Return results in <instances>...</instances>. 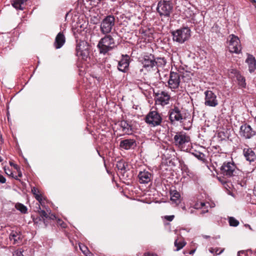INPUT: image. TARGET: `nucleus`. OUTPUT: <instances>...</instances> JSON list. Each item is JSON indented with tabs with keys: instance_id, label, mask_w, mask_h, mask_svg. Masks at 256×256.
Listing matches in <instances>:
<instances>
[{
	"instance_id": "f03ea898",
	"label": "nucleus",
	"mask_w": 256,
	"mask_h": 256,
	"mask_svg": "<svg viewBox=\"0 0 256 256\" xmlns=\"http://www.w3.org/2000/svg\"><path fill=\"white\" fill-rule=\"evenodd\" d=\"M226 176H239L242 174V172L238 169L233 162H224L220 168V173Z\"/></svg>"
},
{
	"instance_id": "f3484780",
	"label": "nucleus",
	"mask_w": 256,
	"mask_h": 256,
	"mask_svg": "<svg viewBox=\"0 0 256 256\" xmlns=\"http://www.w3.org/2000/svg\"><path fill=\"white\" fill-rule=\"evenodd\" d=\"M122 56L118 62V69L119 71L125 72L129 66V57L128 55H122Z\"/></svg>"
},
{
	"instance_id": "c9c22d12",
	"label": "nucleus",
	"mask_w": 256,
	"mask_h": 256,
	"mask_svg": "<svg viewBox=\"0 0 256 256\" xmlns=\"http://www.w3.org/2000/svg\"><path fill=\"white\" fill-rule=\"evenodd\" d=\"M194 155L200 160H204V154L200 152H197L196 153L193 154Z\"/></svg>"
},
{
	"instance_id": "8fccbe9b",
	"label": "nucleus",
	"mask_w": 256,
	"mask_h": 256,
	"mask_svg": "<svg viewBox=\"0 0 256 256\" xmlns=\"http://www.w3.org/2000/svg\"><path fill=\"white\" fill-rule=\"evenodd\" d=\"M194 252V250H191L190 252V254H193Z\"/></svg>"
},
{
	"instance_id": "5701e85b",
	"label": "nucleus",
	"mask_w": 256,
	"mask_h": 256,
	"mask_svg": "<svg viewBox=\"0 0 256 256\" xmlns=\"http://www.w3.org/2000/svg\"><path fill=\"white\" fill-rule=\"evenodd\" d=\"M9 238L10 240H14V244H16L18 242L19 240H22L20 232L14 230H12L10 234Z\"/></svg>"
},
{
	"instance_id": "2f4dec72",
	"label": "nucleus",
	"mask_w": 256,
	"mask_h": 256,
	"mask_svg": "<svg viewBox=\"0 0 256 256\" xmlns=\"http://www.w3.org/2000/svg\"><path fill=\"white\" fill-rule=\"evenodd\" d=\"M236 78L238 80V84L242 86L243 87H244L246 86V82H245V78L244 76H241L240 74H238L236 76Z\"/></svg>"
},
{
	"instance_id": "9d476101",
	"label": "nucleus",
	"mask_w": 256,
	"mask_h": 256,
	"mask_svg": "<svg viewBox=\"0 0 256 256\" xmlns=\"http://www.w3.org/2000/svg\"><path fill=\"white\" fill-rule=\"evenodd\" d=\"M204 104L206 106L216 107L218 104L216 94L212 90H207L204 92Z\"/></svg>"
},
{
	"instance_id": "2eb2a0df",
	"label": "nucleus",
	"mask_w": 256,
	"mask_h": 256,
	"mask_svg": "<svg viewBox=\"0 0 256 256\" xmlns=\"http://www.w3.org/2000/svg\"><path fill=\"white\" fill-rule=\"evenodd\" d=\"M240 133L242 136L246 139H250L256 134V132L247 124H244L240 126Z\"/></svg>"
},
{
	"instance_id": "58836bf2",
	"label": "nucleus",
	"mask_w": 256,
	"mask_h": 256,
	"mask_svg": "<svg viewBox=\"0 0 256 256\" xmlns=\"http://www.w3.org/2000/svg\"><path fill=\"white\" fill-rule=\"evenodd\" d=\"M57 222H58V224L59 225H60L62 228H66V224L64 222H62L61 220L58 218V220Z\"/></svg>"
},
{
	"instance_id": "ea45409f",
	"label": "nucleus",
	"mask_w": 256,
	"mask_h": 256,
	"mask_svg": "<svg viewBox=\"0 0 256 256\" xmlns=\"http://www.w3.org/2000/svg\"><path fill=\"white\" fill-rule=\"evenodd\" d=\"M174 215H172V216H165V218L168 220V221H170V222H171L173 220V219L174 218Z\"/></svg>"
},
{
	"instance_id": "603ef678",
	"label": "nucleus",
	"mask_w": 256,
	"mask_h": 256,
	"mask_svg": "<svg viewBox=\"0 0 256 256\" xmlns=\"http://www.w3.org/2000/svg\"><path fill=\"white\" fill-rule=\"evenodd\" d=\"M18 176H22V173H20V174H18Z\"/></svg>"
},
{
	"instance_id": "6e6552de",
	"label": "nucleus",
	"mask_w": 256,
	"mask_h": 256,
	"mask_svg": "<svg viewBox=\"0 0 256 256\" xmlns=\"http://www.w3.org/2000/svg\"><path fill=\"white\" fill-rule=\"evenodd\" d=\"M229 41L230 51L232 53L240 54L241 52L242 46L238 38L232 34L230 35Z\"/></svg>"
},
{
	"instance_id": "e433bc0d",
	"label": "nucleus",
	"mask_w": 256,
	"mask_h": 256,
	"mask_svg": "<svg viewBox=\"0 0 256 256\" xmlns=\"http://www.w3.org/2000/svg\"><path fill=\"white\" fill-rule=\"evenodd\" d=\"M80 248L82 252L86 256H88V254L89 253V250L86 246L84 245H80Z\"/></svg>"
},
{
	"instance_id": "bb28decb",
	"label": "nucleus",
	"mask_w": 256,
	"mask_h": 256,
	"mask_svg": "<svg viewBox=\"0 0 256 256\" xmlns=\"http://www.w3.org/2000/svg\"><path fill=\"white\" fill-rule=\"evenodd\" d=\"M40 217L38 218L39 220H42L45 224L46 226L48 225V222L44 218H48V214L44 210H40L38 211Z\"/></svg>"
},
{
	"instance_id": "4468645a",
	"label": "nucleus",
	"mask_w": 256,
	"mask_h": 256,
	"mask_svg": "<svg viewBox=\"0 0 256 256\" xmlns=\"http://www.w3.org/2000/svg\"><path fill=\"white\" fill-rule=\"evenodd\" d=\"M141 62L143 67L147 70H150L154 66V58L152 54L144 55Z\"/></svg>"
},
{
	"instance_id": "37998d69",
	"label": "nucleus",
	"mask_w": 256,
	"mask_h": 256,
	"mask_svg": "<svg viewBox=\"0 0 256 256\" xmlns=\"http://www.w3.org/2000/svg\"><path fill=\"white\" fill-rule=\"evenodd\" d=\"M143 256H158L157 254H150V253H146L144 254Z\"/></svg>"
},
{
	"instance_id": "a19ab883",
	"label": "nucleus",
	"mask_w": 256,
	"mask_h": 256,
	"mask_svg": "<svg viewBox=\"0 0 256 256\" xmlns=\"http://www.w3.org/2000/svg\"><path fill=\"white\" fill-rule=\"evenodd\" d=\"M50 220H54L56 218V216L54 214H50V216L48 215V218Z\"/></svg>"
},
{
	"instance_id": "7c9ffc66",
	"label": "nucleus",
	"mask_w": 256,
	"mask_h": 256,
	"mask_svg": "<svg viewBox=\"0 0 256 256\" xmlns=\"http://www.w3.org/2000/svg\"><path fill=\"white\" fill-rule=\"evenodd\" d=\"M228 222L230 225L232 226H237L240 224L237 220L232 216L228 218Z\"/></svg>"
},
{
	"instance_id": "a211bd4d",
	"label": "nucleus",
	"mask_w": 256,
	"mask_h": 256,
	"mask_svg": "<svg viewBox=\"0 0 256 256\" xmlns=\"http://www.w3.org/2000/svg\"><path fill=\"white\" fill-rule=\"evenodd\" d=\"M66 42L65 36L62 32H59L56 37L54 45L56 49L62 46Z\"/></svg>"
},
{
	"instance_id": "ddd939ff",
	"label": "nucleus",
	"mask_w": 256,
	"mask_h": 256,
	"mask_svg": "<svg viewBox=\"0 0 256 256\" xmlns=\"http://www.w3.org/2000/svg\"><path fill=\"white\" fill-rule=\"evenodd\" d=\"M174 140L175 144L178 146H182L190 141V136L183 132H177L174 136Z\"/></svg>"
},
{
	"instance_id": "13d9d810",
	"label": "nucleus",
	"mask_w": 256,
	"mask_h": 256,
	"mask_svg": "<svg viewBox=\"0 0 256 256\" xmlns=\"http://www.w3.org/2000/svg\"><path fill=\"white\" fill-rule=\"evenodd\" d=\"M255 120L256 121V118H255Z\"/></svg>"
},
{
	"instance_id": "1a4fd4ad",
	"label": "nucleus",
	"mask_w": 256,
	"mask_h": 256,
	"mask_svg": "<svg viewBox=\"0 0 256 256\" xmlns=\"http://www.w3.org/2000/svg\"><path fill=\"white\" fill-rule=\"evenodd\" d=\"M154 94L156 104L164 106L169 103L170 96L167 92L159 90L157 92H154Z\"/></svg>"
},
{
	"instance_id": "bf43d9fd",
	"label": "nucleus",
	"mask_w": 256,
	"mask_h": 256,
	"mask_svg": "<svg viewBox=\"0 0 256 256\" xmlns=\"http://www.w3.org/2000/svg\"><path fill=\"white\" fill-rule=\"evenodd\" d=\"M0 176H2L1 175H0Z\"/></svg>"
},
{
	"instance_id": "09e8293b",
	"label": "nucleus",
	"mask_w": 256,
	"mask_h": 256,
	"mask_svg": "<svg viewBox=\"0 0 256 256\" xmlns=\"http://www.w3.org/2000/svg\"><path fill=\"white\" fill-rule=\"evenodd\" d=\"M222 252V250H220V252H218V250H217L216 251V254H220Z\"/></svg>"
},
{
	"instance_id": "5fc2aeb1",
	"label": "nucleus",
	"mask_w": 256,
	"mask_h": 256,
	"mask_svg": "<svg viewBox=\"0 0 256 256\" xmlns=\"http://www.w3.org/2000/svg\"><path fill=\"white\" fill-rule=\"evenodd\" d=\"M210 252H212V253L214 252V250H210Z\"/></svg>"
},
{
	"instance_id": "423d86ee",
	"label": "nucleus",
	"mask_w": 256,
	"mask_h": 256,
	"mask_svg": "<svg viewBox=\"0 0 256 256\" xmlns=\"http://www.w3.org/2000/svg\"><path fill=\"white\" fill-rule=\"evenodd\" d=\"M172 10V4L170 1L160 0L158 3L156 10L160 16L170 17Z\"/></svg>"
},
{
	"instance_id": "dca6fc26",
	"label": "nucleus",
	"mask_w": 256,
	"mask_h": 256,
	"mask_svg": "<svg viewBox=\"0 0 256 256\" xmlns=\"http://www.w3.org/2000/svg\"><path fill=\"white\" fill-rule=\"evenodd\" d=\"M136 146L135 140L127 138L122 140L120 143V147L125 150L134 149Z\"/></svg>"
},
{
	"instance_id": "7ed1b4c3",
	"label": "nucleus",
	"mask_w": 256,
	"mask_h": 256,
	"mask_svg": "<svg viewBox=\"0 0 256 256\" xmlns=\"http://www.w3.org/2000/svg\"><path fill=\"white\" fill-rule=\"evenodd\" d=\"M116 19L113 15L106 16L100 24V31L104 35L110 34L115 25Z\"/></svg>"
},
{
	"instance_id": "3c124183",
	"label": "nucleus",
	"mask_w": 256,
	"mask_h": 256,
	"mask_svg": "<svg viewBox=\"0 0 256 256\" xmlns=\"http://www.w3.org/2000/svg\"><path fill=\"white\" fill-rule=\"evenodd\" d=\"M3 159L0 156V162H2Z\"/></svg>"
},
{
	"instance_id": "6e6d98bb",
	"label": "nucleus",
	"mask_w": 256,
	"mask_h": 256,
	"mask_svg": "<svg viewBox=\"0 0 256 256\" xmlns=\"http://www.w3.org/2000/svg\"><path fill=\"white\" fill-rule=\"evenodd\" d=\"M114 178H115V177H114V176H113V177H112V180H114Z\"/></svg>"
},
{
	"instance_id": "a878e982",
	"label": "nucleus",
	"mask_w": 256,
	"mask_h": 256,
	"mask_svg": "<svg viewBox=\"0 0 256 256\" xmlns=\"http://www.w3.org/2000/svg\"><path fill=\"white\" fill-rule=\"evenodd\" d=\"M166 62L164 58L158 57L154 58V66H163L166 65Z\"/></svg>"
},
{
	"instance_id": "6ab92c4d",
	"label": "nucleus",
	"mask_w": 256,
	"mask_h": 256,
	"mask_svg": "<svg viewBox=\"0 0 256 256\" xmlns=\"http://www.w3.org/2000/svg\"><path fill=\"white\" fill-rule=\"evenodd\" d=\"M246 62L248 64V70L250 72H252L256 68V60L255 58L252 54H248V58Z\"/></svg>"
},
{
	"instance_id": "9b49d317",
	"label": "nucleus",
	"mask_w": 256,
	"mask_h": 256,
	"mask_svg": "<svg viewBox=\"0 0 256 256\" xmlns=\"http://www.w3.org/2000/svg\"><path fill=\"white\" fill-rule=\"evenodd\" d=\"M76 51V55L80 56L84 60H86L89 56V46L85 42H82L77 44Z\"/></svg>"
},
{
	"instance_id": "49530a36",
	"label": "nucleus",
	"mask_w": 256,
	"mask_h": 256,
	"mask_svg": "<svg viewBox=\"0 0 256 256\" xmlns=\"http://www.w3.org/2000/svg\"><path fill=\"white\" fill-rule=\"evenodd\" d=\"M16 256H23L22 252L21 251L17 252Z\"/></svg>"
},
{
	"instance_id": "c756f323",
	"label": "nucleus",
	"mask_w": 256,
	"mask_h": 256,
	"mask_svg": "<svg viewBox=\"0 0 256 256\" xmlns=\"http://www.w3.org/2000/svg\"><path fill=\"white\" fill-rule=\"evenodd\" d=\"M186 244V242L184 241H181L178 242V240H175L174 241V246L176 247V250L178 251L182 248Z\"/></svg>"
},
{
	"instance_id": "20e7f679",
	"label": "nucleus",
	"mask_w": 256,
	"mask_h": 256,
	"mask_svg": "<svg viewBox=\"0 0 256 256\" xmlns=\"http://www.w3.org/2000/svg\"><path fill=\"white\" fill-rule=\"evenodd\" d=\"M174 41L183 44L190 36V30L188 27H184L172 32Z\"/></svg>"
},
{
	"instance_id": "f8f14e48",
	"label": "nucleus",
	"mask_w": 256,
	"mask_h": 256,
	"mask_svg": "<svg viewBox=\"0 0 256 256\" xmlns=\"http://www.w3.org/2000/svg\"><path fill=\"white\" fill-rule=\"evenodd\" d=\"M181 76H182L180 72H170L168 84L171 89H176L178 88Z\"/></svg>"
},
{
	"instance_id": "f704fd0d",
	"label": "nucleus",
	"mask_w": 256,
	"mask_h": 256,
	"mask_svg": "<svg viewBox=\"0 0 256 256\" xmlns=\"http://www.w3.org/2000/svg\"><path fill=\"white\" fill-rule=\"evenodd\" d=\"M186 120H184V122H182V125L183 126L184 128L186 130H189L192 126V122L190 120H188V121L186 122L187 124H186V122H185Z\"/></svg>"
},
{
	"instance_id": "4be33fe9",
	"label": "nucleus",
	"mask_w": 256,
	"mask_h": 256,
	"mask_svg": "<svg viewBox=\"0 0 256 256\" xmlns=\"http://www.w3.org/2000/svg\"><path fill=\"white\" fill-rule=\"evenodd\" d=\"M120 125L122 128V130L128 134L132 130V126L126 120H122L120 121Z\"/></svg>"
},
{
	"instance_id": "c85d7f7f",
	"label": "nucleus",
	"mask_w": 256,
	"mask_h": 256,
	"mask_svg": "<svg viewBox=\"0 0 256 256\" xmlns=\"http://www.w3.org/2000/svg\"><path fill=\"white\" fill-rule=\"evenodd\" d=\"M32 192L34 194V198L38 201L39 202L42 201V196H41V194H38L39 190L37 188L35 187H32Z\"/></svg>"
},
{
	"instance_id": "b1692460",
	"label": "nucleus",
	"mask_w": 256,
	"mask_h": 256,
	"mask_svg": "<svg viewBox=\"0 0 256 256\" xmlns=\"http://www.w3.org/2000/svg\"><path fill=\"white\" fill-rule=\"evenodd\" d=\"M27 1V0H11L12 6L16 10H22L24 8L22 4Z\"/></svg>"
},
{
	"instance_id": "de8ad7c7",
	"label": "nucleus",
	"mask_w": 256,
	"mask_h": 256,
	"mask_svg": "<svg viewBox=\"0 0 256 256\" xmlns=\"http://www.w3.org/2000/svg\"><path fill=\"white\" fill-rule=\"evenodd\" d=\"M200 208H202L203 206H205V204L204 202H200Z\"/></svg>"
},
{
	"instance_id": "cd10ccee",
	"label": "nucleus",
	"mask_w": 256,
	"mask_h": 256,
	"mask_svg": "<svg viewBox=\"0 0 256 256\" xmlns=\"http://www.w3.org/2000/svg\"><path fill=\"white\" fill-rule=\"evenodd\" d=\"M16 208L20 211L22 214H26L28 212V208L26 206L21 203H16L15 204Z\"/></svg>"
},
{
	"instance_id": "393cba45",
	"label": "nucleus",
	"mask_w": 256,
	"mask_h": 256,
	"mask_svg": "<svg viewBox=\"0 0 256 256\" xmlns=\"http://www.w3.org/2000/svg\"><path fill=\"white\" fill-rule=\"evenodd\" d=\"M216 179L224 185L226 190L230 188L232 184L230 182L228 181L226 177H216Z\"/></svg>"
},
{
	"instance_id": "864d4df0",
	"label": "nucleus",
	"mask_w": 256,
	"mask_h": 256,
	"mask_svg": "<svg viewBox=\"0 0 256 256\" xmlns=\"http://www.w3.org/2000/svg\"><path fill=\"white\" fill-rule=\"evenodd\" d=\"M252 2L256 3V1L255 0H252Z\"/></svg>"
},
{
	"instance_id": "412c9836",
	"label": "nucleus",
	"mask_w": 256,
	"mask_h": 256,
	"mask_svg": "<svg viewBox=\"0 0 256 256\" xmlns=\"http://www.w3.org/2000/svg\"><path fill=\"white\" fill-rule=\"evenodd\" d=\"M180 192L176 190L170 191V200L173 204L178 205L180 202Z\"/></svg>"
},
{
	"instance_id": "4d7b16f0",
	"label": "nucleus",
	"mask_w": 256,
	"mask_h": 256,
	"mask_svg": "<svg viewBox=\"0 0 256 256\" xmlns=\"http://www.w3.org/2000/svg\"><path fill=\"white\" fill-rule=\"evenodd\" d=\"M14 178H16V180H19V179L18 178V177H14Z\"/></svg>"
},
{
	"instance_id": "f257e3e1",
	"label": "nucleus",
	"mask_w": 256,
	"mask_h": 256,
	"mask_svg": "<svg viewBox=\"0 0 256 256\" xmlns=\"http://www.w3.org/2000/svg\"><path fill=\"white\" fill-rule=\"evenodd\" d=\"M116 47L115 40L110 34H107L100 38L97 45L100 54H106Z\"/></svg>"
},
{
	"instance_id": "72a5a7b5",
	"label": "nucleus",
	"mask_w": 256,
	"mask_h": 256,
	"mask_svg": "<svg viewBox=\"0 0 256 256\" xmlns=\"http://www.w3.org/2000/svg\"><path fill=\"white\" fill-rule=\"evenodd\" d=\"M116 167L118 170H124L126 169L125 163L123 161H119L116 164Z\"/></svg>"
},
{
	"instance_id": "0eeeda50",
	"label": "nucleus",
	"mask_w": 256,
	"mask_h": 256,
	"mask_svg": "<svg viewBox=\"0 0 256 256\" xmlns=\"http://www.w3.org/2000/svg\"><path fill=\"white\" fill-rule=\"evenodd\" d=\"M145 122L152 126H156L160 124L162 118L156 110L150 111L144 118Z\"/></svg>"
},
{
	"instance_id": "aec40b11",
	"label": "nucleus",
	"mask_w": 256,
	"mask_h": 256,
	"mask_svg": "<svg viewBox=\"0 0 256 256\" xmlns=\"http://www.w3.org/2000/svg\"><path fill=\"white\" fill-rule=\"evenodd\" d=\"M243 152L244 157L248 161L252 162L255 160L256 156L254 152L251 148H244Z\"/></svg>"
},
{
	"instance_id": "a18cd8bd",
	"label": "nucleus",
	"mask_w": 256,
	"mask_h": 256,
	"mask_svg": "<svg viewBox=\"0 0 256 256\" xmlns=\"http://www.w3.org/2000/svg\"><path fill=\"white\" fill-rule=\"evenodd\" d=\"M194 208L196 209H198V208H200V203L198 202H197L195 204H194Z\"/></svg>"
},
{
	"instance_id": "39448f33",
	"label": "nucleus",
	"mask_w": 256,
	"mask_h": 256,
	"mask_svg": "<svg viewBox=\"0 0 256 256\" xmlns=\"http://www.w3.org/2000/svg\"><path fill=\"white\" fill-rule=\"evenodd\" d=\"M168 114L169 120L172 124H174L176 122L182 123L184 122V120H186L187 118L186 113L176 106H174L173 108L169 110Z\"/></svg>"
},
{
	"instance_id": "c03bdc74",
	"label": "nucleus",
	"mask_w": 256,
	"mask_h": 256,
	"mask_svg": "<svg viewBox=\"0 0 256 256\" xmlns=\"http://www.w3.org/2000/svg\"><path fill=\"white\" fill-rule=\"evenodd\" d=\"M135 70H136V74L137 73V71H138V72L140 73H141L143 71V69L142 68H137V67H136L135 68Z\"/></svg>"
},
{
	"instance_id": "473e14b6",
	"label": "nucleus",
	"mask_w": 256,
	"mask_h": 256,
	"mask_svg": "<svg viewBox=\"0 0 256 256\" xmlns=\"http://www.w3.org/2000/svg\"><path fill=\"white\" fill-rule=\"evenodd\" d=\"M139 182L141 184H148L151 180L152 177H138Z\"/></svg>"
},
{
	"instance_id": "79ce46f5",
	"label": "nucleus",
	"mask_w": 256,
	"mask_h": 256,
	"mask_svg": "<svg viewBox=\"0 0 256 256\" xmlns=\"http://www.w3.org/2000/svg\"><path fill=\"white\" fill-rule=\"evenodd\" d=\"M6 182V179L5 177H0V182L2 184L5 183Z\"/></svg>"
},
{
	"instance_id": "4c0bfd02",
	"label": "nucleus",
	"mask_w": 256,
	"mask_h": 256,
	"mask_svg": "<svg viewBox=\"0 0 256 256\" xmlns=\"http://www.w3.org/2000/svg\"><path fill=\"white\" fill-rule=\"evenodd\" d=\"M151 176V174L148 171H146V170H144L143 172L142 171H140V172L138 174V176Z\"/></svg>"
}]
</instances>
